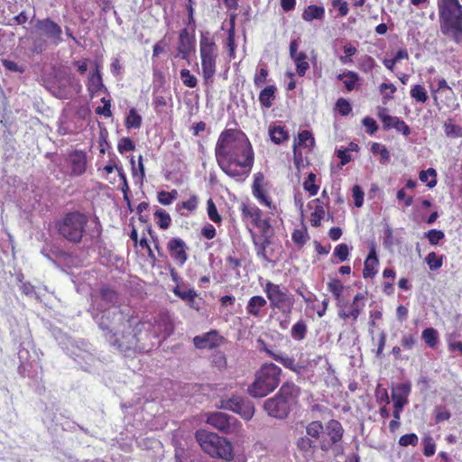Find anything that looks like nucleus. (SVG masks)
Wrapping results in <instances>:
<instances>
[{"instance_id": "1", "label": "nucleus", "mask_w": 462, "mask_h": 462, "mask_svg": "<svg viewBox=\"0 0 462 462\" xmlns=\"http://www.w3.org/2000/svg\"><path fill=\"white\" fill-rule=\"evenodd\" d=\"M98 327L106 341L125 356L148 351L151 340V321L137 319L124 310H108L100 317Z\"/></svg>"}, {"instance_id": "2", "label": "nucleus", "mask_w": 462, "mask_h": 462, "mask_svg": "<svg viewBox=\"0 0 462 462\" xmlns=\"http://www.w3.org/2000/svg\"><path fill=\"white\" fill-rule=\"evenodd\" d=\"M219 168L229 177L244 180L252 171L254 152L246 134L240 129H224L215 146Z\"/></svg>"}, {"instance_id": "3", "label": "nucleus", "mask_w": 462, "mask_h": 462, "mask_svg": "<svg viewBox=\"0 0 462 462\" xmlns=\"http://www.w3.org/2000/svg\"><path fill=\"white\" fill-rule=\"evenodd\" d=\"M440 32L462 43V5L459 0H437Z\"/></svg>"}, {"instance_id": "4", "label": "nucleus", "mask_w": 462, "mask_h": 462, "mask_svg": "<svg viewBox=\"0 0 462 462\" xmlns=\"http://www.w3.org/2000/svg\"><path fill=\"white\" fill-rule=\"evenodd\" d=\"M241 217L244 222L250 220L252 225L261 232V238H255L253 234V242L255 246L256 254L266 259V248L272 243L273 229L269 217H263V211L256 205L252 203H242L239 207Z\"/></svg>"}, {"instance_id": "5", "label": "nucleus", "mask_w": 462, "mask_h": 462, "mask_svg": "<svg viewBox=\"0 0 462 462\" xmlns=\"http://www.w3.org/2000/svg\"><path fill=\"white\" fill-rule=\"evenodd\" d=\"M282 369L273 363H264L255 373L254 381L248 386V393L263 398L273 392L281 382Z\"/></svg>"}, {"instance_id": "6", "label": "nucleus", "mask_w": 462, "mask_h": 462, "mask_svg": "<svg viewBox=\"0 0 462 462\" xmlns=\"http://www.w3.org/2000/svg\"><path fill=\"white\" fill-rule=\"evenodd\" d=\"M201 448L212 457L231 461L234 458L232 444L217 433L199 430L195 434Z\"/></svg>"}, {"instance_id": "7", "label": "nucleus", "mask_w": 462, "mask_h": 462, "mask_svg": "<svg viewBox=\"0 0 462 462\" xmlns=\"http://www.w3.org/2000/svg\"><path fill=\"white\" fill-rule=\"evenodd\" d=\"M38 38L33 39L32 51L41 54L47 49V42L55 46L62 42V29L51 18L38 19L34 25Z\"/></svg>"}, {"instance_id": "8", "label": "nucleus", "mask_w": 462, "mask_h": 462, "mask_svg": "<svg viewBox=\"0 0 462 462\" xmlns=\"http://www.w3.org/2000/svg\"><path fill=\"white\" fill-rule=\"evenodd\" d=\"M88 217L86 214L75 210L66 213L56 223L59 234L66 240L79 244L86 232Z\"/></svg>"}, {"instance_id": "9", "label": "nucleus", "mask_w": 462, "mask_h": 462, "mask_svg": "<svg viewBox=\"0 0 462 462\" xmlns=\"http://www.w3.org/2000/svg\"><path fill=\"white\" fill-rule=\"evenodd\" d=\"M199 55L201 60V74L204 83L210 86L214 82L217 72L218 49L213 38L201 34L199 40Z\"/></svg>"}, {"instance_id": "10", "label": "nucleus", "mask_w": 462, "mask_h": 462, "mask_svg": "<svg viewBox=\"0 0 462 462\" xmlns=\"http://www.w3.org/2000/svg\"><path fill=\"white\" fill-rule=\"evenodd\" d=\"M272 309H277L283 313H290L294 304L293 296L281 286L272 282H267L263 288Z\"/></svg>"}, {"instance_id": "11", "label": "nucleus", "mask_w": 462, "mask_h": 462, "mask_svg": "<svg viewBox=\"0 0 462 462\" xmlns=\"http://www.w3.org/2000/svg\"><path fill=\"white\" fill-rule=\"evenodd\" d=\"M207 423L226 434L237 433L241 430V423L233 416L221 411L210 413Z\"/></svg>"}, {"instance_id": "12", "label": "nucleus", "mask_w": 462, "mask_h": 462, "mask_svg": "<svg viewBox=\"0 0 462 462\" xmlns=\"http://www.w3.org/2000/svg\"><path fill=\"white\" fill-rule=\"evenodd\" d=\"M344 429L337 420H329L323 430V435L319 441V448L322 451L330 450L333 446L343 439Z\"/></svg>"}, {"instance_id": "13", "label": "nucleus", "mask_w": 462, "mask_h": 462, "mask_svg": "<svg viewBox=\"0 0 462 462\" xmlns=\"http://www.w3.org/2000/svg\"><path fill=\"white\" fill-rule=\"evenodd\" d=\"M219 407L224 410L232 411L246 420H251L254 413V407L252 402L240 396L222 399Z\"/></svg>"}, {"instance_id": "14", "label": "nucleus", "mask_w": 462, "mask_h": 462, "mask_svg": "<svg viewBox=\"0 0 462 462\" xmlns=\"http://www.w3.org/2000/svg\"><path fill=\"white\" fill-rule=\"evenodd\" d=\"M195 29L183 28L179 32L177 56L189 63L191 54L195 51Z\"/></svg>"}, {"instance_id": "15", "label": "nucleus", "mask_w": 462, "mask_h": 462, "mask_svg": "<svg viewBox=\"0 0 462 462\" xmlns=\"http://www.w3.org/2000/svg\"><path fill=\"white\" fill-rule=\"evenodd\" d=\"M266 187L267 182L265 181L263 173H255L254 175V181L252 185V194L261 205L265 206L271 211H273L276 209V206L269 196Z\"/></svg>"}, {"instance_id": "16", "label": "nucleus", "mask_w": 462, "mask_h": 462, "mask_svg": "<svg viewBox=\"0 0 462 462\" xmlns=\"http://www.w3.org/2000/svg\"><path fill=\"white\" fill-rule=\"evenodd\" d=\"M197 349L214 350L224 345L226 339L216 329L195 336L192 339Z\"/></svg>"}, {"instance_id": "17", "label": "nucleus", "mask_w": 462, "mask_h": 462, "mask_svg": "<svg viewBox=\"0 0 462 462\" xmlns=\"http://www.w3.org/2000/svg\"><path fill=\"white\" fill-rule=\"evenodd\" d=\"M151 324V339L162 337L165 340L174 332V322L168 313H160Z\"/></svg>"}, {"instance_id": "18", "label": "nucleus", "mask_w": 462, "mask_h": 462, "mask_svg": "<svg viewBox=\"0 0 462 462\" xmlns=\"http://www.w3.org/2000/svg\"><path fill=\"white\" fill-rule=\"evenodd\" d=\"M387 112L385 107L378 106L377 108V116L383 124V128L385 131L395 129L404 136H408L411 134L410 126L398 116H390Z\"/></svg>"}, {"instance_id": "19", "label": "nucleus", "mask_w": 462, "mask_h": 462, "mask_svg": "<svg viewBox=\"0 0 462 462\" xmlns=\"http://www.w3.org/2000/svg\"><path fill=\"white\" fill-rule=\"evenodd\" d=\"M66 162L70 169V177H79L83 175L87 171L88 158L87 153L81 150H74L70 152L67 158Z\"/></svg>"}, {"instance_id": "20", "label": "nucleus", "mask_w": 462, "mask_h": 462, "mask_svg": "<svg viewBox=\"0 0 462 462\" xmlns=\"http://www.w3.org/2000/svg\"><path fill=\"white\" fill-rule=\"evenodd\" d=\"M167 250L171 257L179 266H183L188 260L187 244L180 237H172L167 243Z\"/></svg>"}, {"instance_id": "21", "label": "nucleus", "mask_w": 462, "mask_h": 462, "mask_svg": "<svg viewBox=\"0 0 462 462\" xmlns=\"http://www.w3.org/2000/svg\"><path fill=\"white\" fill-rule=\"evenodd\" d=\"M263 408L270 416L278 419L286 418L291 410L276 395L267 399Z\"/></svg>"}, {"instance_id": "22", "label": "nucleus", "mask_w": 462, "mask_h": 462, "mask_svg": "<svg viewBox=\"0 0 462 462\" xmlns=\"http://www.w3.org/2000/svg\"><path fill=\"white\" fill-rule=\"evenodd\" d=\"M300 393V388L296 384L286 382L282 385L275 395L291 409V407L297 403Z\"/></svg>"}, {"instance_id": "23", "label": "nucleus", "mask_w": 462, "mask_h": 462, "mask_svg": "<svg viewBox=\"0 0 462 462\" xmlns=\"http://www.w3.org/2000/svg\"><path fill=\"white\" fill-rule=\"evenodd\" d=\"M365 299L364 294L356 293L353 299L352 303L350 304L348 310H341L338 312V316L343 319H352L354 321H356L360 313L363 311L365 307V303L361 302Z\"/></svg>"}, {"instance_id": "24", "label": "nucleus", "mask_w": 462, "mask_h": 462, "mask_svg": "<svg viewBox=\"0 0 462 462\" xmlns=\"http://www.w3.org/2000/svg\"><path fill=\"white\" fill-rule=\"evenodd\" d=\"M379 266V259L376 254V247L374 245H372L369 249V253L364 263L363 269V276L364 278H374L377 272Z\"/></svg>"}, {"instance_id": "25", "label": "nucleus", "mask_w": 462, "mask_h": 462, "mask_svg": "<svg viewBox=\"0 0 462 462\" xmlns=\"http://www.w3.org/2000/svg\"><path fill=\"white\" fill-rule=\"evenodd\" d=\"M411 393V384L409 383H399L392 393V400L393 402V408L403 409L404 405L408 402V396Z\"/></svg>"}, {"instance_id": "26", "label": "nucleus", "mask_w": 462, "mask_h": 462, "mask_svg": "<svg viewBox=\"0 0 462 462\" xmlns=\"http://www.w3.org/2000/svg\"><path fill=\"white\" fill-rule=\"evenodd\" d=\"M199 203V198L196 194H192L187 200L178 202L175 210L180 216L188 217L198 209Z\"/></svg>"}, {"instance_id": "27", "label": "nucleus", "mask_w": 462, "mask_h": 462, "mask_svg": "<svg viewBox=\"0 0 462 462\" xmlns=\"http://www.w3.org/2000/svg\"><path fill=\"white\" fill-rule=\"evenodd\" d=\"M87 87L91 97H94L105 88L98 65L96 66L95 71L89 73Z\"/></svg>"}, {"instance_id": "28", "label": "nucleus", "mask_w": 462, "mask_h": 462, "mask_svg": "<svg viewBox=\"0 0 462 462\" xmlns=\"http://www.w3.org/2000/svg\"><path fill=\"white\" fill-rule=\"evenodd\" d=\"M277 90L275 85H267L260 91L258 100L262 107L270 108L273 106Z\"/></svg>"}, {"instance_id": "29", "label": "nucleus", "mask_w": 462, "mask_h": 462, "mask_svg": "<svg viewBox=\"0 0 462 462\" xmlns=\"http://www.w3.org/2000/svg\"><path fill=\"white\" fill-rule=\"evenodd\" d=\"M266 305L267 301L263 296H253L247 302L246 312L254 318H259L261 316V310Z\"/></svg>"}, {"instance_id": "30", "label": "nucleus", "mask_w": 462, "mask_h": 462, "mask_svg": "<svg viewBox=\"0 0 462 462\" xmlns=\"http://www.w3.org/2000/svg\"><path fill=\"white\" fill-rule=\"evenodd\" d=\"M293 145H296L298 149L308 148L310 152H312L315 147V138L310 131L302 130L298 134Z\"/></svg>"}, {"instance_id": "31", "label": "nucleus", "mask_w": 462, "mask_h": 462, "mask_svg": "<svg viewBox=\"0 0 462 462\" xmlns=\"http://www.w3.org/2000/svg\"><path fill=\"white\" fill-rule=\"evenodd\" d=\"M172 292L180 299L186 301L190 308L199 309V307L195 306V300L198 297V293L194 289L182 290L180 285H176L172 289Z\"/></svg>"}, {"instance_id": "32", "label": "nucleus", "mask_w": 462, "mask_h": 462, "mask_svg": "<svg viewBox=\"0 0 462 462\" xmlns=\"http://www.w3.org/2000/svg\"><path fill=\"white\" fill-rule=\"evenodd\" d=\"M325 16V8L321 5H310L304 9L301 18L305 22H312L313 20H323Z\"/></svg>"}, {"instance_id": "33", "label": "nucleus", "mask_w": 462, "mask_h": 462, "mask_svg": "<svg viewBox=\"0 0 462 462\" xmlns=\"http://www.w3.org/2000/svg\"><path fill=\"white\" fill-rule=\"evenodd\" d=\"M313 202L316 203V205L314 211L310 214V222L312 226L319 227L321 226V221L325 217L326 210L320 199H315Z\"/></svg>"}, {"instance_id": "34", "label": "nucleus", "mask_w": 462, "mask_h": 462, "mask_svg": "<svg viewBox=\"0 0 462 462\" xmlns=\"http://www.w3.org/2000/svg\"><path fill=\"white\" fill-rule=\"evenodd\" d=\"M143 118L135 108H130L125 119V126L127 130L139 129L142 126Z\"/></svg>"}, {"instance_id": "35", "label": "nucleus", "mask_w": 462, "mask_h": 462, "mask_svg": "<svg viewBox=\"0 0 462 462\" xmlns=\"http://www.w3.org/2000/svg\"><path fill=\"white\" fill-rule=\"evenodd\" d=\"M211 366L219 372H223L227 368V358L223 351L217 350L210 356Z\"/></svg>"}, {"instance_id": "36", "label": "nucleus", "mask_w": 462, "mask_h": 462, "mask_svg": "<svg viewBox=\"0 0 462 462\" xmlns=\"http://www.w3.org/2000/svg\"><path fill=\"white\" fill-rule=\"evenodd\" d=\"M297 448L307 455H313L316 449V442L308 436H303L296 440Z\"/></svg>"}, {"instance_id": "37", "label": "nucleus", "mask_w": 462, "mask_h": 462, "mask_svg": "<svg viewBox=\"0 0 462 462\" xmlns=\"http://www.w3.org/2000/svg\"><path fill=\"white\" fill-rule=\"evenodd\" d=\"M324 426L319 420H313L306 426L307 436L313 440H319L323 435Z\"/></svg>"}, {"instance_id": "38", "label": "nucleus", "mask_w": 462, "mask_h": 462, "mask_svg": "<svg viewBox=\"0 0 462 462\" xmlns=\"http://www.w3.org/2000/svg\"><path fill=\"white\" fill-rule=\"evenodd\" d=\"M99 294L102 300L115 304L117 302L119 294L118 292L109 285H102L99 289Z\"/></svg>"}, {"instance_id": "39", "label": "nucleus", "mask_w": 462, "mask_h": 462, "mask_svg": "<svg viewBox=\"0 0 462 462\" xmlns=\"http://www.w3.org/2000/svg\"><path fill=\"white\" fill-rule=\"evenodd\" d=\"M337 79L343 80L347 91H352L359 79L358 74L355 71H346L337 76Z\"/></svg>"}, {"instance_id": "40", "label": "nucleus", "mask_w": 462, "mask_h": 462, "mask_svg": "<svg viewBox=\"0 0 462 462\" xmlns=\"http://www.w3.org/2000/svg\"><path fill=\"white\" fill-rule=\"evenodd\" d=\"M421 337L425 344L430 348H435L439 344V334L433 328H425L421 332Z\"/></svg>"}, {"instance_id": "41", "label": "nucleus", "mask_w": 462, "mask_h": 462, "mask_svg": "<svg viewBox=\"0 0 462 462\" xmlns=\"http://www.w3.org/2000/svg\"><path fill=\"white\" fill-rule=\"evenodd\" d=\"M154 217L157 219L158 226L162 229H168L171 225V217L169 213H167L164 209L158 208L153 213Z\"/></svg>"}, {"instance_id": "42", "label": "nucleus", "mask_w": 462, "mask_h": 462, "mask_svg": "<svg viewBox=\"0 0 462 462\" xmlns=\"http://www.w3.org/2000/svg\"><path fill=\"white\" fill-rule=\"evenodd\" d=\"M419 179L421 182L426 183L429 188L432 189L437 185V171L433 168L421 171L419 173Z\"/></svg>"}, {"instance_id": "43", "label": "nucleus", "mask_w": 462, "mask_h": 462, "mask_svg": "<svg viewBox=\"0 0 462 462\" xmlns=\"http://www.w3.org/2000/svg\"><path fill=\"white\" fill-rule=\"evenodd\" d=\"M269 134L272 141L277 144L289 139V134L283 126H273L269 129Z\"/></svg>"}, {"instance_id": "44", "label": "nucleus", "mask_w": 462, "mask_h": 462, "mask_svg": "<svg viewBox=\"0 0 462 462\" xmlns=\"http://www.w3.org/2000/svg\"><path fill=\"white\" fill-rule=\"evenodd\" d=\"M296 65V71L300 77H303L307 70L310 69V64L307 61V55L305 52H300L295 58H291Z\"/></svg>"}, {"instance_id": "45", "label": "nucleus", "mask_w": 462, "mask_h": 462, "mask_svg": "<svg viewBox=\"0 0 462 462\" xmlns=\"http://www.w3.org/2000/svg\"><path fill=\"white\" fill-rule=\"evenodd\" d=\"M444 132L448 137L458 138L462 137V127L453 123L452 119H448L444 123Z\"/></svg>"}, {"instance_id": "46", "label": "nucleus", "mask_w": 462, "mask_h": 462, "mask_svg": "<svg viewBox=\"0 0 462 462\" xmlns=\"http://www.w3.org/2000/svg\"><path fill=\"white\" fill-rule=\"evenodd\" d=\"M316 174L310 172L303 182V189L310 197L316 196L319 189V186L316 184Z\"/></svg>"}, {"instance_id": "47", "label": "nucleus", "mask_w": 462, "mask_h": 462, "mask_svg": "<svg viewBox=\"0 0 462 462\" xmlns=\"http://www.w3.org/2000/svg\"><path fill=\"white\" fill-rule=\"evenodd\" d=\"M307 330V324L304 320L300 319L292 326L291 335L294 339L300 341L305 338Z\"/></svg>"}, {"instance_id": "48", "label": "nucleus", "mask_w": 462, "mask_h": 462, "mask_svg": "<svg viewBox=\"0 0 462 462\" xmlns=\"http://www.w3.org/2000/svg\"><path fill=\"white\" fill-rule=\"evenodd\" d=\"M207 213L208 218L215 224L220 225L222 223L223 218L218 213L217 206L211 198L207 201Z\"/></svg>"}, {"instance_id": "49", "label": "nucleus", "mask_w": 462, "mask_h": 462, "mask_svg": "<svg viewBox=\"0 0 462 462\" xmlns=\"http://www.w3.org/2000/svg\"><path fill=\"white\" fill-rule=\"evenodd\" d=\"M376 66L374 59L369 55H364L359 59L358 69L364 73H370Z\"/></svg>"}, {"instance_id": "50", "label": "nucleus", "mask_w": 462, "mask_h": 462, "mask_svg": "<svg viewBox=\"0 0 462 462\" xmlns=\"http://www.w3.org/2000/svg\"><path fill=\"white\" fill-rule=\"evenodd\" d=\"M180 77L185 87L194 88L198 86L197 78L188 69H182L180 71Z\"/></svg>"}, {"instance_id": "51", "label": "nucleus", "mask_w": 462, "mask_h": 462, "mask_svg": "<svg viewBox=\"0 0 462 462\" xmlns=\"http://www.w3.org/2000/svg\"><path fill=\"white\" fill-rule=\"evenodd\" d=\"M411 97L417 102L425 103L428 100V95L425 88L422 85H414L411 91Z\"/></svg>"}, {"instance_id": "52", "label": "nucleus", "mask_w": 462, "mask_h": 462, "mask_svg": "<svg viewBox=\"0 0 462 462\" xmlns=\"http://www.w3.org/2000/svg\"><path fill=\"white\" fill-rule=\"evenodd\" d=\"M328 290L333 294L336 300H339L343 294L344 285L337 278L330 279L328 282Z\"/></svg>"}, {"instance_id": "53", "label": "nucleus", "mask_w": 462, "mask_h": 462, "mask_svg": "<svg viewBox=\"0 0 462 462\" xmlns=\"http://www.w3.org/2000/svg\"><path fill=\"white\" fill-rule=\"evenodd\" d=\"M425 261L431 271H437L443 264V255H438L436 253L430 252L426 256Z\"/></svg>"}, {"instance_id": "54", "label": "nucleus", "mask_w": 462, "mask_h": 462, "mask_svg": "<svg viewBox=\"0 0 462 462\" xmlns=\"http://www.w3.org/2000/svg\"><path fill=\"white\" fill-rule=\"evenodd\" d=\"M226 46L229 50V55L231 58L235 56L236 42H235V16L231 17V25L227 31V42Z\"/></svg>"}, {"instance_id": "55", "label": "nucleus", "mask_w": 462, "mask_h": 462, "mask_svg": "<svg viewBox=\"0 0 462 462\" xmlns=\"http://www.w3.org/2000/svg\"><path fill=\"white\" fill-rule=\"evenodd\" d=\"M424 236L428 239L431 245H437L441 240L444 239L445 234L443 231L439 229H430L424 234Z\"/></svg>"}, {"instance_id": "56", "label": "nucleus", "mask_w": 462, "mask_h": 462, "mask_svg": "<svg viewBox=\"0 0 462 462\" xmlns=\"http://www.w3.org/2000/svg\"><path fill=\"white\" fill-rule=\"evenodd\" d=\"M273 359L279 363H281L284 367L291 370V371H296L297 370V364H296V361L293 357L291 356H282L281 354H277L275 355V356L273 357Z\"/></svg>"}, {"instance_id": "57", "label": "nucleus", "mask_w": 462, "mask_h": 462, "mask_svg": "<svg viewBox=\"0 0 462 462\" xmlns=\"http://www.w3.org/2000/svg\"><path fill=\"white\" fill-rule=\"evenodd\" d=\"M135 149V144L130 137H122L117 143L118 152L123 154L126 152H132Z\"/></svg>"}, {"instance_id": "58", "label": "nucleus", "mask_w": 462, "mask_h": 462, "mask_svg": "<svg viewBox=\"0 0 462 462\" xmlns=\"http://www.w3.org/2000/svg\"><path fill=\"white\" fill-rule=\"evenodd\" d=\"M333 256L338 258L339 262H345L349 256V247L346 244L337 245L333 252Z\"/></svg>"}, {"instance_id": "59", "label": "nucleus", "mask_w": 462, "mask_h": 462, "mask_svg": "<svg viewBox=\"0 0 462 462\" xmlns=\"http://www.w3.org/2000/svg\"><path fill=\"white\" fill-rule=\"evenodd\" d=\"M380 92L383 95L384 100L393 98V94L396 92V87L393 83H381L379 86Z\"/></svg>"}, {"instance_id": "60", "label": "nucleus", "mask_w": 462, "mask_h": 462, "mask_svg": "<svg viewBox=\"0 0 462 462\" xmlns=\"http://www.w3.org/2000/svg\"><path fill=\"white\" fill-rule=\"evenodd\" d=\"M419 442V438L415 433L404 434L399 439V445L402 447L413 446L415 447Z\"/></svg>"}, {"instance_id": "61", "label": "nucleus", "mask_w": 462, "mask_h": 462, "mask_svg": "<svg viewBox=\"0 0 462 462\" xmlns=\"http://www.w3.org/2000/svg\"><path fill=\"white\" fill-rule=\"evenodd\" d=\"M293 162L294 165L298 170L306 167L309 164V162L304 159L301 151L296 148V145H293Z\"/></svg>"}, {"instance_id": "62", "label": "nucleus", "mask_w": 462, "mask_h": 462, "mask_svg": "<svg viewBox=\"0 0 462 462\" xmlns=\"http://www.w3.org/2000/svg\"><path fill=\"white\" fill-rule=\"evenodd\" d=\"M269 75L268 69L266 68H260L257 69L256 73L254 76V84L256 88H261L267 80V77Z\"/></svg>"}, {"instance_id": "63", "label": "nucleus", "mask_w": 462, "mask_h": 462, "mask_svg": "<svg viewBox=\"0 0 462 462\" xmlns=\"http://www.w3.org/2000/svg\"><path fill=\"white\" fill-rule=\"evenodd\" d=\"M423 442V455L425 457H431L435 454L436 445L433 441V439L430 436L424 437L422 439Z\"/></svg>"}, {"instance_id": "64", "label": "nucleus", "mask_w": 462, "mask_h": 462, "mask_svg": "<svg viewBox=\"0 0 462 462\" xmlns=\"http://www.w3.org/2000/svg\"><path fill=\"white\" fill-rule=\"evenodd\" d=\"M434 412H435L434 420H435L436 423H440L445 420H448L451 417L450 411H448L445 407L437 406L434 410Z\"/></svg>"}]
</instances>
